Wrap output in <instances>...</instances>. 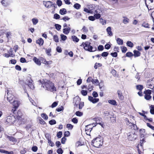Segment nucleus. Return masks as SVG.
Masks as SVG:
<instances>
[{"instance_id":"nucleus-1","label":"nucleus","mask_w":154,"mask_h":154,"mask_svg":"<svg viewBox=\"0 0 154 154\" xmlns=\"http://www.w3.org/2000/svg\"><path fill=\"white\" fill-rule=\"evenodd\" d=\"M43 81L42 83V86L45 89L52 92L56 91V87L51 82L46 79L44 80Z\"/></svg>"},{"instance_id":"nucleus-2","label":"nucleus","mask_w":154,"mask_h":154,"mask_svg":"<svg viewBox=\"0 0 154 154\" xmlns=\"http://www.w3.org/2000/svg\"><path fill=\"white\" fill-rule=\"evenodd\" d=\"M103 142L102 137H97L92 141V143L94 146L96 147H99L102 145Z\"/></svg>"},{"instance_id":"nucleus-3","label":"nucleus","mask_w":154,"mask_h":154,"mask_svg":"<svg viewBox=\"0 0 154 154\" xmlns=\"http://www.w3.org/2000/svg\"><path fill=\"white\" fill-rule=\"evenodd\" d=\"M90 45V43L87 42L82 43V45L85 50L91 52L95 51L96 50V48H93Z\"/></svg>"},{"instance_id":"nucleus-4","label":"nucleus","mask_w":154,"mask_h":154,"mask_svg":"<svg viewBox=\"0 0 154 154\" xmlns=\"http://www.w3.org/2000/svg\"><path fill=\"white\" fill-rule=\"evenodd\" d=\"M26 84L32 89L34 88L33 80L31 79L30 75L27 76L26 80Z\"/></svg>"},{"instance_id":"nucleus-5","label":"nucleus","mask_w":154,"mask_h":154,"mask_svg":"<svg viewBox=\"0 0 154 154\" xmlns=\"http://www.w3.org/2000/svg\"><path fill=\"white\" fill-rule=\"evenodd\" d=\"M145 3L148 9L154 8V0H145Z\"/></svg>"},{"instance_id":"nucleus-6","label":"nucleus","mask_w":154,"mask_h":154,"mask_svg":"<svg viewBox=\"0 0 154 154\" xmlns=\"http://www.w3.org/2000/svg\"><path fill=\"white\" fill-rule=\"evenodd\" d=\"M16 120V119L14 116H10L7 117L6 122L8 124L11 125V124L14 123Z\"/></svg>"},{"instance_id":"nucleus-7","label":"nucleus","mask_w":154,"mask_h":154,"mask_svg":"<svg viewBox=\"0 0 154 154\" xmlns=\"http://www.w3.org/2000/svg\"><path fill=\"white\" fill-rule=\"evenodd\" d=\"M96 125V123H93L92 124H90L86 126L85 130L86 134L87 135H89L90 132L91 131L92 128Z\"/></svg>"},{"instance_id":"nucleus-8","label":"nucleus","mask_w":154,"mask_h":154,"mask_svg":"<svg viewBox=\"0 0 154 154\" xmlns=\"http://www.w3.org/2000/svg\"><path fill=\"white\" fill-rule=\"evenodd\" d=\"M43 4L45 7L47 8H49L52 6L55 8L56 5V4L52 3L51 1H43Z\"/></svg>"},{"instance_id":"nucleus-9","label":"nucleus","mask_w":154,"mask_h":154,"mask_svg":"<svg viewBox=\"0 0 154 154\" xmlns=\"http://www.w3.org/2000/svg\"><path fill=\"white\" fill-rule=\"evenodd\" d=\"M137 137V135L134 133H129L128 134V140L133 141L136 139Z\"/></svg>"},{"instance_id":"nucleus-10","label":"nucleus","mask_w":154,"mask_h":154,"mask_svg":"<svg viewBox=\"0 0 154 154\" xmlns=\"http://www.w3.org/2000/svg\"><path fill=\"white\" fill-rule=\"evenodd\" d=\"M125 120L126 121V124L128 125L129 127H130L131 128H133L134 129H135V128H137V126L136 125L130 122H129V121L127 118H126Z\"/></svg>"},{"instance_id":"nucleus-11","label":"nucleus","mask_w":154,"mask_h":154,"mask_svg":"<svg viewBox=\"0 0 154 154\" xmlns=\"http://www.w3.org/2000/svg\"><path fill=\"white\" fill-rule=\"evenodd\" d=\"M8 92H7L8 94V100L10 103H12V101L15 100V98L13 95L10 94H8Z\"/></svg>"},{"instance_id":"nucleus-12","label":"nucleus","mask_w":154,"mask_h":154,"mask_svg":"<svg viewBox=\"0 0 154 154\" xmlns=\"http://www.w3.org/2000/svg\"><path fill=\"white\" fill-rule=\"evenodd\" d=\"M88 99L93 103H96L99 101V99L98 98H94L91 96H89Z\"/></svg>"},{"instance_id":"nucleus-13","label":"nucleus","mask_w":154,"mask_h":154,"mask_svg":"<svg viewBox=\"0 0 154 154\" xmlns=\"http://www.w3.org/2000/svg\"><path fill=\"white\" fill-rule=\"evenodd\" d=\"M80 100V99L79 97L77 96L74 98L73 103H74L75 105L77 106L79 103Z\"/></svg>"},{"instance_id":"nucleus-14","label":"nucleus","mask_w":154,"mask_h":154,"mask_svg":"<svg viewBox=\"0 0 154 154\" xmlns=\"http://www.w3.org/2000/svg\"><path fill=\"white\" fill-rule=\"evenodd\" d=\"M13 106L16 108H17L20 105V102L17 100H14L12 101Z\"/></svg>"},{"instance_id":"nucleus-15","label":"nucleus","mask_w":154,"mask_h":154,"mask_svg":"<svg viewBox=\"0 0 154 154\" xmlns=\"http://www.w3.org/2000/svg\"><path fill=\"white\" fill-rule=\"evenodd\" d=\"M70 28L69 27H68L67 28H64L63 29V32L66 35L68 34L70 31Z\"/></svg>"},{"instance_id":"nucleus-16","label":"nucleus","mask_w":154,"mask_h":154,"mask_svg":"<svg viewBox=\"0 0 154 154\" xmlns=\"http://www.w3.org/2000/svg\"><path fill=\"white\" fill-rule=\"evenodd\" d=\"M118 94L119 99L121 100H123L124 99V97L123 95L122 91L120 90L117 91Z\"/></svg>"},{"instance_id":"nucleus-17","label":"nucleus","mask_w":154,"mask_h":154,"mask_svg":"<svg viewBox=\"0 0 154 154\" xmlns=\"http://www.w3.org/2000/svg\"><path fill=\"white\" fill-rule=\"evenodd\" d=\"M33 60L34 61L35 63L38 66H40L41 65V62L40 60L36 57H34L33 59Z\"/></svg>"},{"instance_id":"nucleus-18","label":"nucleus","mask_w":154,"mask_h":154,"mask_svg":"<svg viewBox=\"0 0 154 154\" xmlns=\"http://www.w3.org/2000/svg\"><path fill=\"white\" fill-rule=\"evenodd\" d=\"M94 12V13L101 14L102 10L100 8L99 6H98L96 8V9L95 10Z\"/></svg>"},{"instance_id":"nucleus-19","label":"nucleus","mask_w":154,"mask_h":154,"mask_svg":"<svg viewBox=\"0 0 154 154\" xmlns=\"http://www.w3.org/2000/svg\"><path fill=\"white\" fill-rule=\"evenodd\" d=\"M106 32L110 36H112V33L111 31V27L109 26L106 29Z\"/></svg>"},{"instance_id":"nucleus-20","label":"nucleus","mask_w":154,"mask_h":154,"mask_svg":"<svg viewBox=\"0 0 154 154\" xmlns=\"http://www.w3.org/2000/svg\"><path fill=\"white\" fill-rule=\"evenodd\" d=\"M36 43L40 45H42L44 43V41L42 38H40L36 41Z\"/></svg>"},{"instance_id":"nucleus-21","label":"nucleus","mask_w":154,"mask_h":154,"mask_svg":"<svg viewBox=\"0 0 154 154\" xmlns=\"http://www.w3.org/2000/svg\"><path fill=\"white\" fill-rule=\"evenodd\" d=\"M7 138L9 140L13 142H16L17 141V140L14 137L12 136H7Z\"/></svg>"},{"instance_id":"nucleus-22","label":"nucleus","mask_w":154,"mask_h":154,"mask_svg":"<svg viewBox=\"0 0 154 154\" xmlns=\"http://www.w3.org/2000/svg\"><path fill=\"white\" fill-rule=\"evenodd\" d=\"M145 130L144 129H141L140 130V134L141 137H143L145 134Z\"/></svg>"},{"instance_id":"nucleus-23","label":"nucleus","mask_w":154,"mask_h":154,"mask_svg":"<svg viewBox=\"0 0 154 154\" xmlns=\"http://www.w3.org/2000/svg\"><path fill=\"white\" fill-rule=\"evenodd\" d=\"M108 103L113 105H117V103L116 100H109L108 101Z\"/></svg>"},{"instance_id":"nucleus-24","label":"nucleus","mask_w":154,"mask_h":154,"mask_svg":"<svg viewBox=\"0 0 154 154\" xmlns=\"http://www.w3.org/2000/svg\"><path fill=\"white\" fill-rule=\"evenodd\" d=\"M116 41L117 43L119 45H122L123 44V41L119 38H117Z\"/></svg>"},{"instance_id":"nucleus-25","label":"nucleus","mask_w":154,"mask_h":154,"mask_svg":"<svg viewBox=\"0 0 154 154\" xmlns=\"http://www.w3.org/2000/svg\"><path fill=\"white\" fill-rule=\"evenodd\" d=\"M134 57H137L140 56V53L138 51L134 50Z\"/></svg>"},{"instance_id":"nucleus-26","label":"nucleus","mask_w":154,"mask_h":154,"mask_svg":"<svg viewBox=\"0 0 154 154\" xmlns=\"http://www.w3.org/2000/svg\"><path fill=\"white\" fill-rule=\"evenodd\" d=\"M60 13L61 15H64L66 13V10L65 8L61 9L60 11Z\"/></svg>"},{"instance_id":"nucleus-27","label":"nucleus","mask_w":154,"mask_h":154,"mask_svg":"<svg viewBox=\"0 0 154 154\" xmlns=\"http://www.w3.org/2000/svg\"><path fill=\"white\" fill-rule=\"evenodd\" d=\"M14 56V54H8L5 53L3 54V56L7 58H8L9 57H13Z\"/></svg>"},{"instance_id":"nucleus-28","label":"nucleus","mask_w":154,"mask_h":154,"mask_svg":"<svg viewBox=\"0 0 154 154\" xmlns=\"http://www.w3.org/2000/svg\"><path fill=\"white\" fill-rule=\"evenodd\" d=\"M124 19L123 20V23L125 24H126L129 22V19L127 17H123Z\"/></svg>"},{"instance_id":"nucleus-29","label":"nucleus","mask_w":154,"mask_h":154,"mask_svg":"<svg viewBox=\"0 0 154 154\" xmlns=\"http://www.w3.org/2000/svg\"><path fill=\"white\" fill-rule=\"evenodd\" d=\"M32 21L33 25H36L38 22V20L37 18H34L32 19Z\"/></svg>"},{"instance_id":"nucleus-30","label":"nucleus","mask_w":154,"mask_h":154,"mask_svg":"<svg viewBox=\"0 0 154 154\" xmlns=\"http://www.w3.org/2000/svg\"><path fill=\"white\" fill-rule=\"evenodd\" d=\"M109 116L110 117V119H111V122L112 123H114L116 122V117L114 116H112V115H110V114H109Z\"/></svg>"},{"instance_id":"nucleus-31","label":"nucleus","mask_w":154,"mask_h":154,"mask_svg":"<svg viewBox=\"0 0 154 154\" xmlns=\"http://www.w3.org/2000/svg\"><path fill=\"white\" fill-rule=\"evenodd\" d=\"M72 38L74 42H77L79 41V38L75 36L74 35L72 36Z\"/></svg>"},{"instance_id":"nucleus-32","label":"nucleus","mask_w":154,"mask_h":154,"mask_svg":"<svg viewBox=\"0 0 154 154\" xmlns=\"http://www.w3.org/2000/svg\"><path fill=\"white\" fill-rule=\"evenodd\" d=\"M151 96L149 94H145L144 96V98L147 100H149L151 99Z\"/></svg>"},{"instance_id":"nucleus-33","label":"nucleus","mask_w":154,"mask_h":154,"mask_svg":"<svg viewBox=\"0 0 154 154\" xmlns=\"http://www.w3.org/2000/svg\"><path fill=\"white\" fill-rule=\"evenodd\" d=\"M81 5L79 3H76L73 6V7L77 9H79L81 8Z\"/></svg>"},{"instance_id":"nucleus-34","label":"nucleus","mask_w":154,"mask_h":154,"mask_svg":"<svg viewBox=\"0 0 154 154\" xmlns=\"http://www.w3.org/2000/svg\"><path fill=\"white\" fill-rule=\"evenodd\" d=\"M41 117L45 120H47L48 119V116L45 113H42L41 114Z\"/></svg>"},{"instance_id":"nucleus-35","label":"nucleus","mask_w":154,"mask_h":154,"mask_svg":"<svg viewBox=\"0 0 154 154\" xmlns=\"http://www.w3.org/2000/svg\"><path fill=\"white\" fill-rule=\"evenodd\" d=\"M94 14H94V16L95 17V18L98 19H99L100 17L101 14H98V13H97V14L94 13Z\"/></svg>"},{"instance_id":"nucleus-36","label":"nucleus","mask_w":154,"mask_h":154,"mask_svg":"<svg viewBox=\"0 0 154 154\" xmlns=\"http://www.w3.org/2000/svg\"><path fill=\"white\" fill-rule=\"evenodd\" d=\"M127 45L131 48L133 47L134 46L133 44L131 41H128L127 42Z\"/></svg>"},{"instance_id":"nucleus-37","label":"nucleus","mask_w":154,"mask_h":154,"mask_svg":"<svg viewBox=\"0 0 154 154\" xmlns=\"http://www.w3.org/2000/svg\"><path fill=\"white\" fill-rule=\"evenodd\" d=\"M142 26L146 28H149V25L148 23H146L145 22H143L142 25Z\"/></svg>"},{"instance_id":"nucleus-38","label":"nucleus","mask_w":154,"mask_h":154,"mask_svg":"<svg viewBox=\"0 0 154 154\" xmlns=\"http://www.w3.org/2000/svg\"><path fill=\"white\" fill-rule=\"evenodd\" d=\"M60 36L61 39L63 41H65L67 38L66 36L63 34H61Z\"/></svg>"},{"instance_id":"nucleus-39","label":"nucleus","mask_w":154,"mask_h":154,"mask_svg":"<svg viewBox=\"0 0 154 154\" xmlns=\"http://www.w3.org/2000/svg\"><path fill=\"white\" fill-rule=\"evenodd\" d=\"M92 84H95L97 85L99 83V82L97 79H92Z\"/></svg>"},{"instance_id":"nucleus-40","label":"nucleus","mask_w":154,"mask_h":154,"mask_svg":"<svg viewBox=\"0 0 154 154\" xmlns=\"http://www.w3.org/2000/svg\"><path fill=\"white\" fill-rule=\"evenodd\" d=\"M54 40L56 42H59V39L58 36L57 35H55L53 36Z\"/></svg>"},{"instance_id":"nucleus-41","label":"nucleus","mask_w":154,"mask_h":154,"mask_svg":"<svg viewBox=\"0 0 154 154\" xmlns=\"http://www.w3.org/2000/svg\"><path fill=\"white\" fill-rule=\"evenodd\" d=\"M93 87L92 84H89L87 88V89L89 90L90 91H91L93 89Z\"/></svg>"},{"instance_id":"nucleus-42","label":"nucleus","mask_w":154,"mask_h":154,"mask_svg":"<svg viewBox=\"0 0 154 154\" xmlns=\"http://www.w3.org/2000/svg\"><path fill=\"white\" fill-rule=\"evenodd\" d=\"M150 112L152 114H154V106L151 105L150 110Z\"/></svg>"},{"instance_id":"nucleus-43","label":"nucleus","mask_w":154,"mask_h":154,"mask_svg":"<svg viewBox=\"0 0 154 154\" xmlns=\"http://www.w3.org/2000/svg\"><path fill=\"white\" fill-rule=\"evenodd\" d=\"M55 27L56 29L57 30H59L61 28V26L58 24H55Z\"/></svg>"},{"instance_id":"nucleus-44","label":"nucleus","mask_w":154,"mask_h":154,"mask_svg":"<svg viewBox=\"0 0 154 154\" xmlns=\"http://www.w3.org/2000/svg\"><path fill=\"white\" fill-rule=\"evenodd\" d=\"M39 122L41 124L44 125L45 122L40 117L38 118Z\"/></svg>"},{"instance_id":"nucleus-45","label":"nucleus","mask_w":154,"mask_h":154,"mask_svg":"<svg viewBox=\"0 0 154 154\" xmlns=\"http://www.w3.org/2000/svg\"><path fill=\"white\" fill-rule=\"evenodd\" d=\"M48 142L50 146H54V143L49 139H48Z\"/></svg>"},{"instance_id":"nucleus-46","label":"nucleus","mask_w":154,"mask_h":154,"mask_svg":"<svg viewBox=\"0 0 154 154\" xmlns=\"http://www.w3.org/2000/svg\"><path fill=\"white\" fill-rule=\"evenodd\" d=\"M49 123L51 125H53L56 124V121L54 119H52L49 122Z\"/></svg>"},{"instance_id":"nucleus-47","label":"nucleus","mask_w":154,"mask_h":154,"mask_svg":"<svg viewBox=\"0 0 154 154\" xmlns=\"http://www.w3.org/2000/svg\"><path fill=\"white\" fill-rule=\"evenodd\" d=\"M136 88L137 89L139 90L140 91H141L143 89V86L140 85H139L136 86Z\"/></svg>"},{"instance_id":"nucleus-48","label":"nucleus","mask_w":154,"mask_h":154,"mask_svg":"<svg viewBox=\"0 0 154 154\" xmlns=\"http://www.w3.org/2000/svg\"><path fill=\"white\" fill-rule=\"evenodd\" d=\"M82 94L83 96H86L87 94V91L86 90H82L81 91Z\"/></svg>"},{"instance_id":"nucleus-49","label":"nucleus","mask_w":154,"mask_h":154,"mask_svg":"<svg viewBox=\"0 0 154 154\" xmlns=\"http://www.w3.org/2000/svg\"><path fill=\"white\" fill-rule=\"evenodd\" d=\"M75 115L78 116H81L83 115V113L79 111H77L75 113Z\"/></svg>"},{"instance_id":"nucleus-50","label":"nucleus","mask_w":154,"mask_h":154,"mask_svg":"<svg viewBox=\"0 0 154 154\" xmlns=\"http://www.w3.org/2000/svg\"><path fill=\"white\" fill-rule=\"evenodd\" d=\"M57 152L58 154H62L63 151L61 148H59L57 150Z\"/></svg>"},{"instance_id":"nucleus-51","label":"nucleus","mask_w":154,"mask_h":154,"mask_svg":"<svg viewBox=\"0 0 154 154\" xmlns=\"http://www.w3.org/2000/svg\"><path fill=\"white\" fill-rule=\"evenodd\" d=\"M100 23L103 25H105L106 23V21L105 20H104L102 18L100 19Z\"/></svg>"},{"instance_id":"nucleus-52","label":"nucleus","mask_w":154,"mask_h":154,"mask_svg":"<svg viewBox=\"0 0 154 154\" xmlns=\"http://www.w3.org/2000/svg\"><path fill=\"white\" fill-rule=\"evenodd\" d=\"M54 18L55 19H58L60 18V16L58 14H54Z\"/></svg>"},{"instance_id":"nucleus-53","label":"nucleus","mask_w":154,"mask_h":154,"mask_svg":"<svg viewBox=\"0 0 154 154\" xmlns=\"http://www.w3.org/2000/svg\"><path fill=\"white\" fill-rule=\"evenodd\" d=\"M66 127L68 129H72L73 128V126L71 124H67L66 125Z\"/></svg>"},{"instance_id":"nucleus-54","label":"nucleus","mask_w":154,"mask_h":154,"mask_svg":"<svg viewBox=\"0 0 154 154\" xmlns=\"http://www.w3.org/2000/svg\"><path fill=\"white\" fill-rule=\"evenodd\" d=\"M63 106H61L60 107H58L57 109H56V110L57 112H60L61 111L63 110Z\"/></svg>"},{"instance_id":"nucleus-55","label":"nucleus","mask_w":154,"mask_h":154,"mask_svg":"<svg viewBox=\"0 0 154 154\" xmlns=\"http://www.w3.org/2000/svg\"><path fill=\"white\" fill-rule=\"evenodd\" d=\"M81 31H82L84 32H86L88 31V29L85 26H84L82 29Z\"/></svg>"},{"instance_id":"nucleus-56","label":"nucleus","mask_w":154,"mask_h":154,"mask_svg":"<svg viewBox=\"0 0 154 154\" xmlns=\"http://www.w3.org/2000/svg\"><path fill=\"white\" fill-rule=\"evenodd\" d=\"M133 54L131 52H127L126 54V56L127 57H131L133 56Z\"/></svg>"},{"instance_id":"nucleus-57","label":"nucleus","mask_w":154,"mask_h":154,"mask_svg":"<svg viewBox=\"0 0 154 154\" xmlns=\"http://www.w3.org/2000/svg\"><path fill=\"white\" fill-rule=\"evenodd\" d=\"M101 66V64L100 63H95L94 67L95 68V69H97V67L100 66Z\"/></svg>"},{"instance_id":"nucleus-58","label":"nucleus","mask_w":154,"mask_h":154,"mask_svg":"<svg viewBox=\"0 0 154 154\" xmlns=\"http://www.w3.org/2000/svg\"><path fill=\"white\" fill-rule=\"evenodd\" d=\"M30 101L32 103V105L35 106H37L36 103L31 98H29Z\"/></svg>"},{"instance_id":"nucleus-59","label":"nucleus","mask_w":154,"mask_h":154,"mask_svg":"<svg viewBox=\"0 0 154 154\" xmlns=\"http://www.w3.org/2000/svg\"><path fill=\"white\" fill-rule=\"evenodd\" d=\"M103 46L102 45H100L98 47V49L100 51H102L103 50Z\"/></svg>"},{"instance_id":"nucleus-60","label":"nucleus","mask_w":154,"mask_h":154,"mask_svg":"<svg viewBox=\"0 0 154 154\" xmlns=\"http://www.w3.org/2000/svg\"><path fill=\"white\" fill-rule=\"evenodd\" d=\"M122 51L123 53H125L127 50V49L126 47H121Z\"/></svg>"},{"instance_id":"nucleus-61","label":"nucleus","mask_w":154,"mask_h":154,"mask_svg":"<svg viewBox=\"0 0 154 154\" xmlns=\"http://www.w3.org/2000/svg\"><path fill=\"white\" fill-rule=\"evenodd\" d=\"M151 91L149 90H147L144 92L145 94L150 95L151 94Z\"/></svg>"},{"instance_id":"nucleus-62","label":"nucleus","mask_w":154,"mask_h":154,"mask_svg":"<svg viewBox=\"0 0 154 154\" xmlns=\"http://www.w3.org/2000/svg\"><path fill=\"white\" fill-rule=\"evenodd\" d=\"M84 103L82 102H81L79 105V109H82V107L84 106Z\"/></svg>"},{"instance_id":"nucleus-63","label":"nucleus","mask_w":154,"mask_h":154,"mask_svg":"<svg viewBox=\"0 0 154 154\" xmlns=\"http://www.w3.org/2000/svg\"><path fill=\"white\" fill-rule=\"evenodd\" d=\"M62 133L61 131L59 132L57 134V137L58 138H61V137Z\"/></svg>"},{"instance_id":"nucleus-64","label":"nucleus","mask_w":154,"mask_h":154,"mask_svg":"<svg viewBox=\"0 0 154 154\" xmlns=\"http://www.w3.org/2000/svg\"><path fill=\"white\" fill-rule=\"evenodd\" d=\"M147 125L148 127L151 128L152 129L154 130V127L151 125L149 123H147Z\"/></svg>"}]
</instances>
